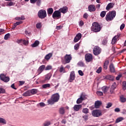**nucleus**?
<instances>
[{"label": "nucleus", "instance_id": "f257e3e1", "mask_svg": "<svg viewBox=\"0 0 126 126\" xmlns=\"http://www.w3.org/2000/svg\"><path fill=\"white\" fill-rule=\"evenodd\" d=\"M59 100H60V94H55L52 95L51 98L47 102L50 105H54L56 102H59Z\"/></svg>", "mask_w": 126, "mask_h": 126}, {"label": "nucleus", "instance_id": "f03ea898", "mask_svg": "<svg viewBox=\"0 0 126 126\" xmlns=\"http://www.w3.org/2000/svg\"><path fill=\"white\" fill-rule=\"evenodd\" d=\"M116 17V11H109L105 16V19L106 21L108 22L109 21H112L114 18Z\"/></svg>", "mask_w": 126, "mask_h": 126}, {"label": "nucleus", "instance_id": "7ed1b4c3", "mask_svg": "<svg viewBox=\"0 0 126 126\" xmlns=\"http://www.w3.org/2000/svg\"><path fill=\"white\" fill-rule=\"evenodd\" d=\"M91 30L95 32H100L101 31V27L97 22H94L92 24Z\"/></svg>", "mask_w": 126, "mask_h": 126}, {"label": "nucleus", "instance_id": "20e7f679", "mask_svg": "<svg viewBox=\"0 0 126 126\" xmlns=\"http://www.w3.org/2000/svg\"><path fill=\"white\" fill-rule=\"evenodd\" d=\"M37 15L40 19H44L47 17V11L46 10L40 9L38 12Z\"/></svg>", "mask_w": 126, "mask_h": 126}, {"label": "nucleus", "instance_id": "39448f33", "mask_svg": "<svg viewBox=\"0 0 126 126\" xmlns=\"http://www.w3.org/2000/svg\"><path fill=\"white\" fill-rule=\"evenodd\" d=\"M102 49L98 46H94L93 49V54L94 56H98L101 54Z\"/></svg>", "mask_w": 126, "mask_h": 126}, {"label": "nucleus", "instance_id": "423d86ee", "mask_svg": "<svg viewBox=\"0 0 126 126\" xmlns=\"http://www.w3.org/2000/svg\"><path fill=\"white\" fill-rule=\"evenodd\" d=\"M52 17L54 19L55 18H58V19L61 18L62 17V13H61L60 10L54 11L53 13Z\"/></svg>", "mask_w": 126, "mask_h": 126}, {"label": "nucleus", "instance_id": "0eeeda50", "mask_svg": "<svg viewBox=\"0 0 126 126\" xmlns=\"http://www.w3.org/2000/svg\"><path fill=\"white\" fill-rule=\"evenodd\" d=\"M85 59L87 63H90V62H92L93 60V56L90 53L86 54L85 56Z\"/></svg>", "mask_w": 126, "mask_h": 126}, {"label": "nucleus", "instance_id": "6e6552de", "mask_svg": "<svg viewBox=\"0 0 126 126\" xmlns=\"http://www.w3.org/2000/svg\"><path fill=\"white\" fill-rule=\"evenodd\" d=\"M75 79V73L74 71H72L70 72V76L68 79L69 82H72Z\"/></svg>", "mask_w": 126, "mask_h": 126}, {"label": "nucleus", "instance_id": "1a4fd4ad", "mask_svg": "<svg viewBox=\"0 0 126 126\" xmlns=\"http://www.w3.org/2000/svg\"><path fill=\"white\" fill-rule=\"evenodd\" d=\"M92 115L94 117H98L102 116V112L100 110H95L93 111Z\"/></svg>", "mask_w": 126, "mask_h": 126}, {"label": "nucleus", "instance_id": "9d476101", "mask_svg": "<svg viewBox=\"0 0 126 126\" xmlns=\"http://www.w3.org/2000/svg\"><path fill=\"white\" fill-rule=\"evenodd\" d=\"M86 98V97H85V95L83 94H82L80 98H78L76 101L77 104H81V103H82V101L85 100Z\"/></svg>", "mask_w": 126, "mask_h": 126}, {"label": "nucleus", "instance_id": "9b49d317", "mask_svg": "<svg viewBox=\"0 0 126 126\" xmlns=\"http://www.w3.org/2000/svg\"><path fill=\"white\" fill-rule=\"evenodd\" d=\"M0 78L1 80H2L4 82H8L9 81V77H6L3 74L0 75Z\"/></svg>", "mask_w": 126, "mask_h": 126}, {"label": "nucleus", "instance_id": "f8f14e48", "mask_svg": "<svg viewBox=\"0 0 126 126\" xmlns=\"http://www.w3.org/2000/svg\"><path fill=\"white\" fill-rule=\"evenodd\" d=\"M72 57H71V55L66 54L64 56V60L66 63H70V60H72Z\"/></svg>", "mask_w": 126, "mask_h": 126}, {"label": "nucleus", "instance_id": "ddd939ff", "mask_svg": "<svg viewBox=\"0 0 126 126\" xmlns=\"http://www.w3.org/2000/svg\"><path fill=\"white\" fill-rule=\"evenodd\" d=\"M88 9L90 12H94L96 11V7L94 4H90L88 6Z\"/></svg>", "mask_w": 126, "mask_h": 126}, {"label": "nucleus", "instance_id": "4468645a", "mask_svg": "<svg viewBox=\"0 0 126 126\" xmlns=\"http://www.w3.org/2000/svg\"><path fill=\"white\" fill-rule=\"evenodd\" d=\"M82 108V105L81 104H75L73 107L74 112H78L80 109Z\"/></svg>", "mask_w": 126, "mask_h": 126}, {"label": "nucleus", "instance_id": "2eb2a0df", "mask_svg": "<svg viewBox=\"0 0 126 126\" xmlns=\"http://www.w3.org/2000/svg\"><path fill=\"white\" fill-rule=\"evenodd\" d=\"M120 33H118L117 35H115L112 40L111 44L112 45H114V44H116V42H117V40H118V38H120Z\"/></svg>", "mask_w": 126, "mask_h": 126}, {"label": "nucleus", "instance_id": "dca6fc26", "mask_svg": "<svg viewBox=\"0 0 126 126\" xmlns=\"http://www.w3.org/2000/svg\"><path fill=\"white\" fill-rule=\"evenodd\" d=\"M109 70L112 73H115L116 72V69L115 68V66L112 63H110L109 65Z\"/></svg>", "mask_w": 126, "mask_h": 126}, {"label": "nucleus", "instance_id": "f3484780", "mask_svg": "<svg viewBox=\"0 0 126 126\" xmlns=\"http://www.w3.org/2000/svg\"><path fill=\"white\" fill-rule=\"evenodd\" d=\"M81 37H82L81 33H78L76 35L75 38H74V43H76V42H77V41L79 40H80V39H81Z\"/></svg>", "mask_w": 126, "mask_h": 126}, {"label": "nucleus", "instance_id": "a211bd4d", "mask_svg": "<svg viewBox=\"0 0 126 126\" xmlns=\"http://www.w3.org/2000/svg\"><path fill=\"white\" fill-rule=\"evenodd\" d=\"M68 10V8L66 6H64L59 9V11L61 12L62 13H66L67 11Z\"/></svg>", "mask_w": 126, "mask_h": 126}, {"label": "nucleus", "instance_id": "6ab92c4d", "mask_svg": "<svg viewBox=\"0 0 126 126\" xmlns=\"http://www.w3.org/2000/svg\"><path fill=\"white\" fill-rule=\"evenodd\" d=\"M44 69H45V65H42L40 66L37 70L38 75H39V74H41V73H42Z\"/></svg>", "mask_w": 126, "mask_h": 126}, {"label": "nucleus", "instance_id": "aec40b11", "mask_svg": "<svg viewBox=\"0 0 126 126\" xmlns=\"http://www.w3.org/2000/svg\"><path fill=\"white\" fill-rule=\"evenodd\" d=\"M110 89V87H107V86H103L101 88V90L103 91V93L104 94H106L107 92H108V91Z\"/></svg>", "mask_w": 126, "mask_h": 126}, {"label": "nucleus", "instance_id": "412c9836", "mask_svg": "<svg viewBox=\"0 0 126 126\" xmlns=\"http://www.w3.org/2000/svg\"><path fill=\"white\" fill-rule=\"evenodd\" d=\"M110 62H109V60H106L105 61L104 64H103V68L106 70L108 69V66L109 65Z\"/></svg>", "mask_w": 126, "mask_h": 126}, {"label": "nucleus", "instance_id": "4be33fe9", "mask_svg": "<svg viewBox=\"0 0 126 126\" xmlns=\"http://www.w3.org/2000/svg\"><path fill=\"white\" fill-rule=\"evenodd\" d=\"M101 105H102V102H101L99 100L95 101V102L94 103L95 107L96 109H98V108H99L100 107V106H101Z\"/></svg>", "mask_w": 126, "mask_h": 126}, {"label": "nucleus", "instance_id": "5701e85b", "mask_svg": "<svg viewBox=\"0 0 126 126\" xmlns=\"http://www.w3.org/2000/svg\"><path fill=\"white\" fill-rule=\"evenodd\" d=\"M39 44L40 42H39L38 40H36L32 44L31 46L32 48H35L36 47H38Z\"/></svg>", "mask_w": 126, "mask_h": 126}, {"label": "nucleus", "instance_id": "b1692460", "mask_svg": "<svg viewBox=\"0 0 126 126\" xmlns=\"http://www.w3.org/2000/svg\"><path fill=\"white\" fill-rule=\"evenodd\" d=\"M59 112L60 115H63L64 114H65V110H64V107L60 108Z\"/></svg>", "mask_w": 126, "mask_h": 126}, {"label": "nucleus", "instance_id": "393cba45", "mask_svg": "<svg viewBox=\"0 0 126 126\" xmlns=\"http://www.w3.org/2000/svg\"><path fill=\"white\" fill-rule=\"evenodd\" d=\"M114 3L110 2L108 4L106 7V10H110V8H113Z\"/></svg>", "mask_w": 126, "mask_h": 126}, {"label": "nucleus", "instance_id": "a878e982", "mask_svg": "<svg viewBox=\"0 0 126 126\" xmlns=\"http://www.w3.org/2000/svg\"><path fill=\"white\" fill-rule=\"evenodd\" d=\"M53 57V53H49L48 54L46 55L44 58L45 60H46V61H49L50 59H51V57Z\"/></svg>", "mask_w": 126, "mask_h": 126}, {"label": "nucleus", "instance_id": "bb28decb", "mask_svg": "<svg viewBox=\"0 0 126 126\" xmlns=\"http://www.w3.org/2000/svg\"><path fill=\"white\" fill-rule=\"evenodd\" d=\"M120 101L121 103H125L126 102V98L123 95L120 96Z\"/></svg>", "mask_w": 126, "mask_h": 126}, {"label": "nucleus", "instance_id": "cd10ccee", "mask_svg": "<svg viewBox=\"0 0 126 126\" xmlns=\"http://www.w3.org/2000/svg\"><path fill=\"white\" fill-rule=\"evenodd\" d=\"M105 78L106 79H108L109 80L113 81L114 80V79H115V77L111 75H108L106 76Z\"/></svg>", "mask_w": 126, "mask_h": 126}, {"label": "nucleus", "instance_id": "c85d7f7f", "mask_svg": "<svg viewBox=\"0 0 126 126\" xmlns=\"http://www.w3.org/2000/svg\"><path fill=\"white\" fill-rule=\"evenodd\" d=\"M23 96H24L25 97H27V96H31V92H30V90H28L24 93Z\"/></svg>", "mask_w": 126, "mask_h": 126}, {"label": "nucleus", "instance_id": "c756f323", "mask_svg": "<svg viewBox=\"0 0 126 126\" xmlns=\"http://www.w3.org/2000/svg\"><path fill=\"white\" fill-rule=\"evenodd\" d=\"M124 120H125V118L123 117H119L116 119L115 123L116 124H118L120 123V122H122V121H124Z\"/></svg>", "mask_w": 126, "mask_h": 126}, {"label": "nucleus", "instance_id": "7c9ffc66", "mask_svg": "<svg viewBox=\"0 0 126 126\" xmlns=\"http://www.w3.org/2000/svg\"><path fill=\"white\" fill-rule=\"evenodd\" d=\"M53 12H54V9H53V8H49L47 9V14H48L51 15V14H53Z\"/></svg>", "mask_w": 126, "mask_h": 126}, {"label": "nucleus", "instance_id": "2f4dec72", "mask_svg": "<svg viewBox=\"0 0 126 126\" xmlns=\"http://www.w3.org/2000/svg\"><path fill=\"white\" fill-rule=\"evenodd\" d=\"M30 92H31V95H32V94L34 95V94H36V93H37L38 90L37 89H33L30 90Z\"/></svg>", "mask_w": 126, "mask_h": 126}, {"label": "nucleus", "instance_id": "473e14b6", "mask_svg": "<svg viewBox=\"0 0 126 126\" xmlns=\"http://www.w3.org/2000/svg\"><path fill=\"white\" fill-rule=\"evenodd\" d=\"M43 89H46V88H50L51 87V84H45L42 85V86Z\"/></svg>", "mask_w": 126, "mask_h": 126}, {"label": "nucleus", "instance_id": "72a5a7b5", "mask_svg": "<svg viewBox=\"0 0 126 126\" xmlns=\"http://www.w3.org/2000/svg\"><path fill=\"white\" fill-rule=\"evenodd\" d=\"M51 126V121H46L43 124V126Z\"/></svg>", "mask_w": 126, "mask_h": 126}, {"label": "nucleus", "instance_id": "f704fd0d", "mask_svg": "<svg viewBox=\"0 0 126 126\" xmlns=\"http://www.w3.org/2000/svg\"><path fill=\"white\" fill-rule=\"evenodd\" d=\"M78 65L79 66H81V67H85V64L83 62H79L78 63Z\"/></svg>", "mask_w": 126, "mask_h": 126}, {"label": "nucleus", "instance_id": "c9c22d12", "mask_svg": "<svg viewBox=\"0 0 126 126\" xmlns=\"http://www.w3.org/2000/svg\"><path fill=\"white\" fill-rule=\"evenodd\" d=\"M0 123L1 124H3V125H6V121L5 119L0 117Z\"/></svg>", "mask_w": 126, "mask_h": 126}, {"label": "nucleus", "instance_id": "e433bc0d", "mask_svg": "<svg viewBox=\"0 0 126 126\" xmlns=\"http://www.w3.org/2000/svg\"><path fill=\"white\" fill-rule=\"evenodd\" d=\"M52 77V74L48 73L45 77V80H49Z\"/></svg>", "mask_w": 126, "mask_h": 126}, {"label": "nucleus", "instance_id": "4c0bfd02", "mask_svg": "<svg viewBox=\"0 0 126 126\" xmlns=\"http://www.w3.org/2000/svg\"><path fill=\"white\" fill-rule=\"evenodd\" d=\"M82 112L84 114H88L89 113V109L88 108H84L83 109Z\"/></svg>", "mask_w": 126, "mask_h": 126}, {"label": "nucleus", "instance_id": "58836bf2", "mask_svg": "<svg viewBox=\"0 0 126 126\" xmlns=\"http://www.w3.org/2000/svg\"><path fill=\"white\" fill-rule=\"evenodd\" d=\"M25 18L24 17V16H22L21 17H17L15 18V20H25Z\"/></svg>", "mask_w": 126, "mask_h": 126}, {"label": "nucleus", "instance_id": "ea45409f", "mask_svg": "<svg viewBox=\"0 0 126 126\" xmlns=\"http://www.w3.org/2000/svg\"><path fill=\"white\" fill-rule=\"evenodd\" d=\"M8 38H10V33H8L5 35L4 39V40H7Z\"/></svg>", "mask_w": 126, "mask_h": 126}, {"label": "nucleus", "instance_id": "a19ab883", "mask_svg": "<svg viewBox=\"0 0 126 126\" xmlns=\"http://www.w3.org/2000/svg\"><path fill=\"white\" fill-rule=\"evenodd\" d=\"M5 93V90L2 88L0 87V94H4Z\"/></svg>", "mask_w": 126, "mask_h": 126}, {"label": "nucleus", "instance_id": "79ce46f5", "mask_svg": "<svg viewBox=\"0 0 126 126\" xmlns=\"http://www.w3.org/2000/svg\"><path fill=\"white\" fill-rule=\"evenodd\" d=\"M116 87H117V84H116V83H114L111 86V90H115V89H116Z\"/></svg>", "mask_w": 126, "mask_h": 126}, {"label": "nucleus", "instance_id": "37998d69", "mask_svg": "<svg viewBox=\"0 0 126 126\" xmlns=\"http://www.w3.org/2000/svg\"><path fill=\"white\" fill-rule=\"evenodd\" d=\"M106 15V11H102L101 13H100V16L101 17H105V16Z\"/></svg>", "mask_w": 126, "mask_h": 126}, {"label": "nucleus", "instance_id": "c03bdc74", "mask_svg": "<svg viewBox=\"0 0 126 126\" xmlns=\"http://www.w3.org/2000/svg\"><path fill=\"white\" fill-rule=\"evenodd\" d=\"M122 86H123V90H126V81H124L123 82Z\"/></svg>", "mask_w": 126, "mask_h": 126}, {"label": "nucleus", "instance_id": "a18cd8bd", "mask_svg": "<svg viewBox=\"0 0 126 126\" xmlns=\"http://www.w3.org/2000/svg\"><path fill=\"white\" fill-rule=\"evenodd\" d=\"M74 50H75L76 51H77V50H78V49H79V44L77 43L74 45Z\"/></svg>", "mask_w": 126, "mask_h": 126}, {"label": "nucleus", "instance_id": "49530a36", "mask_svg": "<svg viewBox=\"0 0 126 126\" xmlns=\"http://www.w3.org/2000/svg\"><path fill=\"white\" fill-rule=\"evenodd\" d=\"M111 106H113V104H112L111 102H109L107 103L106 108V109H109V108H111Z\"/></svg>", "mask_w": 126, "mask_h": 126}, {"label": "nucleus", "instance_id": "de8ad7c7", "mask_svg": "<svg viewBox=\"0 0 126 126\" xmlns=\"http://www.w3.org/2000/svg\"><path fill=\"white\" fill-rule=\"evenodd\" d=\"M41 27H42V24L41 23H39L36 24V28H37V29H40Z\"/></svg>", "mask_w": 126, "mask_h": 126}, {"label": "nucleus", "instance_id": "09e8293b", "mask_svg": "<svg viewBox=\"0 0 126 126\" xmlns=\"http://www.w3.org/2000/svg\"><path fill=\"white\" fill-rule=\"evenodd\" d=\"M107 43H108V40H107V39H104L102 40V44H103L104 46L107 45Z\"/></svg>", "mask_w": 126, "mask_h": 126}, {"label": "nucleus", "instance_id": "8fccbe9b", "mask_svg": "<svg viewBox=\"0 0 126 126\" xmlns=\"http://www.w3.org/2000/svg\"><path fill=\"white\" fill-rule=\"evenodd\" d=\"M102 71V67H99L96 70L97 73H100Z\"/></svg>", "mask_w": 126, "mask_h": 126}, {"label": "nucleus", "instance_id": "3c124183", "mask_svg": "<svg viewBox=\"0 0 126 126\" xmlns=\"http://www.w3.org/2000/svg\"><path fill=\"white\" fill-rule=\"evenodd\" d=\"M96 94L98 95V96H103V92H102L97 91L96 92Z\"/></svg>", "mask_w": 126, "mask_h": 126}, {"label": "nucleus", "instance_id": "603ef678", "mask_svg": "<svg viewBox=\"0 0 126 126\" xmlns=\"http://www.w3.org/2000/svg\"><path fill=\"white\" fill-rule=\"evenodd\" d=\"M7 5H9V6H12V5H14V3L12 1H10L7 3Z\"/></svg>", "mask_w": 126, "mask_h": 126}, {"label": "nucleus", "instance_id": "864d4df0", "mask_svg": "<svg viewBox=\"0 0 126 126\" xmlns=\"http://www.w3.org/2000/svg\"><path fill=\"white\" fill-rule=\"evenodd\" d=\"M22 23H23V22L20 21V22H17L14 23V24L16 26H17L18 25H20V24H22Z\"/></svg>", "mask_w": 126, "mask_h": 126}, {"label": "nucleus", "instance_id": "5fc2aeb1", "mask_svg": "<svg viewBox=\"0 0 126 126\" xmlns=\"http://www.w3.org/2000/svg\"><path fill=\"white\" fill-rule=\"evenodd\" d=\"M83 18H85V19H87V18H88V14H87V13L84 14Z\"/></svg>", "mask_w": 126, "mask_h": 126}, {"label": "nucleus", "instance_id": "6e6d98bb", "mask_svg": "<svg viewBox=\"0 0 126 126\" xmlns=\"http://www.w3.org/2000/svg\"><path fill=\"white\" fill-rule=\"evenodd\" d=\"M78 73L79 75H81V76H83V75H84V73H83V72L81 70L78 71Z\"/></svg>", "mask_w": 126, "mask_h": 126}, {"label": "nucleus", "instance_id": "4d7b16f0", "mask_svg": "<svg viewBox=\"0 0 126 126\" xmlns=\"http://www.w3.org/2000/svg\"><path fill=\"white\" fill-rule=\"evenodd\" d=\"M23 44H24V45H25V46H27V45H28L29 42L27 41L26 40H23Z\"/></svg>", "mask_w": 126, "mask_h": 126}, {"label": "nucleus", "instance_id": "13d9d810", "mask_svg": "<svg viewBox=\"0 0 126 126\" xmlns=\"http://www.w3.org/2000/svg\"><path fill=\"white\" fill-rule=\"evenodd\" d=\"M19 82V86H21L25 83V81H20Z\"/></svg>", "mask_w": 126, "mask_h": 126}, {"label": "nucleus", "instance_id": "bf43d9fd", "mask_svg": "<svg viewBox=\"0 0 126 126\" xmlns=\"http://www.w3.org/2000/svg\"><path fill=\"white\" fill-rule=\"evenodd\" d=\"M50 69H52V66L48 65L45 68V70H50Z\"/></svg>", "mask_w": 126, "mask_h": 126}, {"label": "nucleus", "instance_id": "052dcab7", "mask_svg": "<svg viewBox=\"0 0 126 126\" xmlns=\"http://www.w3.org/2000/svg\"><path fill=\"white\" fill-rule=\"evenodd\" d=\"M83 119L85 120V121H88V115H85L83 117Z\"/></svg>", "mask_w": 126, "mask_h": 126}, {"label": "nucleus", "instance_id": "680f3d73", "mask_svg": "<svg viewBox=\"0 0 126 126\" xmlns=\"http://www.w3.org/2000/svg\"><path fill=\"white\" fill-rule=\"evenodd\" d=\"M36 1H37L36 2L37 5H38V6H40V5H41V0H37Z\"/></svg>", "mask_w": 126, "mask_h": 126}, {"label": "nucleus", "instance_id": "e2e57ef3", "mask_svg": "<svg viewBox=\"0 0 126 126\" xmlns=\"http://www.w3.org/2000/svg\"><path fill=\"white\" fill-rule=\"evenodd\" d=\"M64 68H63V65L61 66V67L60 68V72H63V71H64Z\"/></svg>", "mask_w": 126, "mask_h": 126}, {"label": "nucleus", "instance_id": "0e129e2a", "mask_svg": "<svg viewBox=\"0 0 126 126\" xmlns=\"http://www.w3.org/2000/svg\"><path fill=\"white\" fill-rule=\"evenodd\" d=\"M122 77V74H119L118 76L116 77V80H120V78Z\"/></svg>", "mask_w": 126, "mask_h": 126}, {"label": "nucleus", "instance_id": "69168bd1", "mask_svg": "<svg viewBox=\"0 0 126 126\" xmlns=\"http://www.w3.org/2000/svg\"><path fill=\"white\" fill-rule=\"evenodd\" d=\"M125 24H122L120 26V30H124V28H125Z\"/></svg>", "mask_w": 126, "mask_h": 126}, {"label": "nucleus", "instance_id": "338daca9", "mask_svg": "<svg viewBox=\"0 0 126 126\" xmlns=\"http://www.w3.org/2000/svg\"><path fill=\"white\" fill-rule=\"evenodd\" d=\"M39 104L40 107H45L46 106V104L44 102H40Z\"/></svg>", "mask_w": 126, "mask_h": 126}, {"label": "nucleus", "instance_id": "774afa93", "mask_svg": "<svg viewBox=\"0 0 126 126\" xmlns=\"http://www.w3.org/2000/svg\"><path fill=\"white\" fill-rule=\"evenodd\" d=\"M121 111V109H120L119 108H116L115 109V112H116L117 113H119V112Z\"/></svg>", "mask_w": 126, "mask_h": 126}]
</instances>
